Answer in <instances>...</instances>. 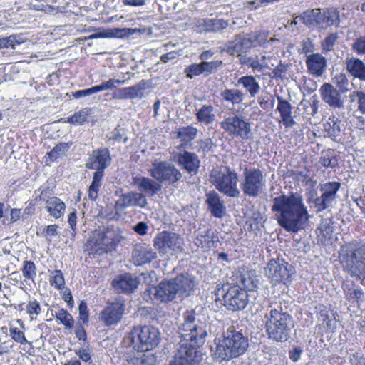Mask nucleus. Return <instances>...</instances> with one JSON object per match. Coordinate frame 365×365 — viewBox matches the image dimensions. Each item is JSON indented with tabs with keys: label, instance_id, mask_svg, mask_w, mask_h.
I'll list each match as a JSON object with an SVG mask.
<instances>
[{
	"label": "nucleus",
	"instance_id": "obj_1",
	"mask_svg": "<svg viewBox=\"0 0 365 365\" xmlns=\"http://www.w3.org/2000/svg\"><path fill=\"white\" fill-rule=\"evenodd\" d=\"M272 210L278 224L287 232H297L304 229L309 219L302 196L298 193L274 197Z\"/></svg>",
	"mask_w": 365,
	"mask_h": 365
},
{
	"label": "nucleus",
	"instance_id": "obj_2",
	"mask_svg": "<svg viewBox=\"0 0 365 365\" xmlns=\"http://www.w3.org/2000/svg\"><path fill=\"white\" fill-rule=\"evenodd\" d=\"M264 316L265 331L268 338L276 342H284L291 336L294 321L291 314L283 310L281 305H271Z\"/></svg>",
	"mask_w": 365,
	"mask_h": 365
},
{
	"label": "nucleus",
	"instance_id": "obj_3",
	"mask_svg": "<svg viewBox=\"0 0 365 365\" xmlns=\"http://www.w3.org/2000/svg\"><path fill=\"white\" fill-rule=\"evenodd\" d=\"M248 348V337L234 326H230L223 332L222 338L218 339L214 356L220 361H229L242 356Z\"/></svg>",
	"mask_w": 365,
	"mask_h": 365
},
{
	"label": "nucleus",
	"instance_id": "obj_4",
	"mask_svg": "<svg viewBox=\"0 0 365 365\" xmlns=\"http://www.w3.org/2000/svg\"><path fill=\"white\" fill-rule=\"evenodd\" d=\"M194 287V278L187 274H182L169 280L162 281L157 287L147 292L153 296V300L168 302L174 299L177 295H189Z\"/></svg>",
	"mask_w": 365,
	"mask_h": 365
},
{
	"label": "nucleus",
	"instance_id": "obj_5",
	"mask_svg": "<svg viewBox=\"0 0 365 365\" xmlns=\"http://www.w3.org/2000/svg\"><path fill=\"white\" fill-rule=\"evenodd\" d=\"M339 258L350 275L365 278V240H353L342 245Z\"/></svg>",
	"mask_w": 365,
	"mask_h": 365
},
{
	"label": "nucleus",
	"instance_id": "obj_6",
	"mask_svg": "<svg viewBox=\"0 0 365 365\" xmlns=\"http://www.w3.org/2000/svg\"><path fill=\"white\" fill-rule=\"evenodd\" d=\"M180 340L203 344L207 335L206 317L195 310H187L178 325Z\"/></svg>",
	"mask_w": 365,
	"mask_h": 365
},
{
	"label": "nucleus",
	"instance_id": "obj_7",
	"mask_svg": "<svg viewBox=\"0 0 365 365\" xmlns=\"http://www.w3.org/2000/svg\"><path fill=\"white\" fill-rule=\"evenodd\" d=\"M210 181L221 193L230 197H239L238 175L228 166L213 168L210 173Z\"/></svg>",
	"mask_w": 365,
	"mask_h": 365
},
{
	"label": "nucleus",
	"instance_id": "obj_8",
	"mask_svg": "<svg viewBox=\"0 0 365 365\" xmlns=\"http://www.w3.org/2000/svg\"><path fill=\"white\" fill-rule=\"evenodd\" d=\"M130 346L137 351L154 349L160 340L158 329L153 326L134 327L128 336Z\"/></svg>",
	"mask_w": 365,
	"mask_h": 365
},
{
	"label": "nucleus",
	"instance_id": "obj_9",
	"mask_svg": "<svg viewBox=\"0 0 365 365\" xmlns=\"http://www.w3.org/2000/svg\"><path fill=\"white\" fill-rule=\"evenodd\" d=\"M299 19L311 28L325 29L327 27L338 25L339 23V11L334 8L322 11L320 9H314L303 12Z\"/></svg>",
	"mask_w": 365,
	"mask_h": 365
},
{
	"label": "nucleus",
	"instance_id": "obj_10",
	"mask_svg": "<svg viewBox=\"0 0 365 365\" xmlns=\"http://www.w3.org/2000/svg\"><path fill=\"white\" fill-rule=\"evenodd\" d=\"M264 175L259 168H245L240 183V189L245 197H257L265 186Z\"/></svg>",
	"mask_w": 365,
	"mask_h": 365
},
{
	"label": "nucleus",
	"instance_id": "obj_11",
	"mask_svg": "<svg viewBox=\"0 0 365 365\" xmlns=\"http://www.w3.org/2000/svg\"><path fill=\"white\" fill-rule=\"evenodd\" d=\"M200 344L180 340L171 362L175 365H199L202 360V354L197 349Z\"/></svg>",
	"mask_w": 365,
	"mask_h": 365
},
{
	"label": "nucleus",
	"instance_id": "obj_12",
	"mask_svg": "<svg viewBox=\"0 0 365 365\" xmlns=\"http://www.w3.org/2000/svg\"><path fill=\"white\" fill-rule=\"evenodd\" d=\"M148 171L150 176L160 184H174L182 178L180 170L168 161L153 163Z\"/></svg>",
	"mask_w": 365,
	"mask_h": 365
},
{
	"label": "nucleus",
	"instance_id": "obj_13",
	"mask_svg": "<svg viewBox=\"0 0 365 365\" xmlns=\"http://www.w3.org/2000/svg\"><path fill=\"white\" fill-rule=\"evenodd\" d=\"M223 304L229 310L244 309L248 303V294L246 290L238 285L227 284L222 287Z\"/></svg>",
	"mask_w": 365,
	"mask_h": 365
},
{
	"label": "nucleus",
	"instance_id": "obj_14",
	"mask_svg": "<svg viewBox=\"0 0 365 365\" xmlns=\"http://www.w3.org/2000/svg\"><path fill=\"white\" fill-rule=\"evenodd\" d=\"M153 246L160 255H173L182 251V239L174 232L163 231L155 237Z\"/></svg>",
	"mask_w": 365,
	"mask_h": 365
},
{
	"label": "nucleus",
	"instance_id": "obj_15",
	"mask_svg": "<svg viewBox=\"0 0 365 365\" xmlns=\"http://www.w3.org/2000/svg\"><path fill=\"white\" fill-rule=\"evenodd\" d=\"M221 128L229 135L248 139L251 133L250 124L242 116L230 115L220 123Z\"/></svg>",
	"mask_w": 365,
	"mask_h": 365
},
{
	"label": "nucleus",
	"instance_id": "obj_16",
	"mask_svg": "<svg viewBox=\"0 0 365 365\" xmlns=\"http://www.w3.org/2000/svg\"><path fill=\"white\" fill-rule=\"evenodd\" d=\"M265 274L274 284H285L292 274V267L282 259H272L265 268Z\"/></svg>",
	"mask_w": 365,
	"mask_h": 365
},
{
	"label": "nucleus",
	"instance_id": "obj_17",
	"mask_svg": "<svg viewBox=\"0 0 365 365\" xmlns=\"http://www.w3.org/2000/svg\"><path fill=\"white\" fill-rule=\"evenodd\" d=\"M125 304L122 298H118L114 302L108 303L106 307L100 313L99 318L106 326L118 324L125 313Z\"/></svg>",
	"mask_w": 365,
	"mask_h": 365
},
{
	"label": "nucleus",
	"instance_id": "obj_18",
	"mask_svg": "<svg viewBox=\"0 0 365 365\" xmlns=\"http://www.w3.org/2000/svg\"><path fill=\"white\" fill-rule=\"evenodd\" d=\"M341 184L337 182H328L321 185L322 195L314 201V206L318 212L323 211L329 207L336 197Z\"/></svg>",
	"mask_w": 365,
	"mask_h": 365
},
{
	"label": "nucleus",
	"instance_id": "obj_19",
	"mask_svg": "<svg viewBox=\"0 0 365 365\" xmlns=\"http://www.w3.org/2000/svg\"><path fill=\"white\" fill-rule=\"evenodd\" d=\"M111 157L108 148H97L93 150L86 163V168L96 170L104 175L105 169L111 163Z\"/></svg>",
	"mask_w": 365,
	"mask_h": 365
},
{
	"label": "nucleus",
	"instance_id": "obj_20",
	"mask_svg": "<svg viewBox=\"0 0 365 365\" xmlns=\"http://www.w3.org/2000/svg\"><path fill=\"white\" fill-rule=\"evenodd\" d=\"M176 160L178 164L191 175L197 173L200 160L195 153L184 150L176 155Z\"/></svg>",
	"mask_w": 365,
	"mask_h": 365
},
{
	"label": "nucleus",
	"instance_id": "obj_21",
	"mask_svg": "<svg viewBox=\"0 0 365 365\" xmlns=\"http://www.w3.org/2000/svg\"><path fill=\"white\" fill-rule=\"evenodd\" d=\"M112 284L118 292L130 294L137 289L139 279L137 277L130 274H125L113 279Z\"/></svg>",
	"mask_w": 365,
	"mask_h": 365
},
{
	"label": "nucleus",
	"instance_id": "obj_22",
	"mask_svg": "<svg viewBox=\"0 0 365 365\" xmlns=\"http://www.w3.org/2000/svg\"><path fill=\"white\" fill-rule=\"evenodd\" d=\"M323 101L329 106L341 108H344V101L341 98V91L330 83H324L320 88Z\"/></svg>",
	"mask_w": 365,
	"mask_h": 365
},
{
	"label": "nucleus",
	"instance_id": "obj_23",
	"mask_svg": "<svg viewBox=\"0 0 365 365\" xmlns=\"http://www.w3.org/2000/svg\"><path fill=\"white\" fill-rule=\"evenodd\" d=\"M133 261L135 265L148 264L157 258V253L146 244H140L135 247L132 253Z\"/></svg>",
	"mask_w": 365,
	"mask_h": 365
},
{
	"label": "nucleus",
	"instance_id": "obj_24",
	"mask_svg": "<svg viewBox=\"0 0 365 365\" xmlns=\"http://www.w3.org/2000/svg\"><path fill=\"white\" fill-rule=\"evenodd\" d=\"M133 183L138 191L145 195V197H153L162 189L161 185L156 180L148 177H134Z\"/></svg>",
	"mask_w": 365,
	"mask_h": 365
},
{
	"label": "nucleus",
	"instance_id": "obj_25",
	"mask_svg": "<svg viewBox=\"0 0 365 365\" xmlns=\"http://www.w3.org/2000/svg\"><path fill=\"white\" fill-rule=\"evenodd\" d=\"M306 64L308 71L314 76H321L326 70L327 60L319 53H312L307 56Z\"/></svg>",
	"mask_w": 365,
	"mask_h": 365
},
{
	"label": "nucleus",
	"instance_id": "obj_26",
	"mask_svg": "<svg viewBox=\"0 0 365 365\" xmlns=\"http://www.w3.org/2000/svg\"><path fill=\"white\" fill-rule=\"evenodd\" d=\"M227 26V21L217 18L200 19L197 22V28L200 33L218 32Z\"/></svg>",
	"mask_w": 365,
	"mask_h": 365
},
{
	"label": "nucleus",
	"instance_id": "obj_27",
	"mask_svg": "<svg viewBox=\"0 0 365 365\" xmlns=\"http://www.w3.org/2000/svg\"><path fill=\"white\" fill-rule=\"evenodd\" d=\"M118 204L123 207H146L148 202L145 195L140 192H130L123 194L118 201Z\"/></svg>",
	"mask_w": 365,
	"mask_h": 365
},
{
	"label": "nucleus",
	"instance_id": "obj_28",
	"mask_svg": "<svg viewBox=\"0 0 365 365\" xmlns=\"http://www.w3.org/2000/svg\"><path fill=\"white\" fill-rule=\"evenodd\" d=\"M250 48V43L246 36L243 37L237 36L234 40L226 43L222 51L232 56L237 55L241 56L242 53L246 52Z\"/></svg>",
	"mask_w": 365,
	"mask_h": 365
},
{
	"label": "nucleus",
	"instance_id": "obj_29",
	"mask_svg": "<svg viewBox=\"0 0 365 365\" xmlns=\"http://www.w3.org/2000/svg\"><path fill=\"white\" fill-rule=\"evenodd\" d=\"M206 202L211 214L215 217L220 218L225 213V206L221 197L215 191H211L206 195Z\"/></svg>",
	"mask_w": 365,
	"mask_h": 365
},
{
	"label": "nucleus",
	"instance_id": "obj_30",
	"mask_svg": "<svg viewBox=\"0 0 365 365\" xmlns=\"http://www.w3.org/2000/svg\"><path fill=\"white\" fill-rule=\"evenodd\" d=\"M277 99L278 101L277 110L280 114L282 123L286 128L293 127L296 124V122L292 116V105L281 96H278Z\"/></svg>",
	"mask_w": 365,
	"mask_h": 365
},
{
	"label": "nucleus",
	"instance_id": "obj_31",
	"mask_svg": "<svg viewBox=\"0 0 365 365\" xmlns=\"http://www.w3.org/2000/svg\"><path fill=\"white\" fill-rule=\"evenodd\" d=\"M196 240L198 246L205 250L217 247L219 242L218 236L210 229L200 230Z\"/></svg>",
	"mask_w": 365,
	"mask_h": 365
},
{
	"label": "nucleus",
	"instance_id": "obj_32",
	"mask_svg": "<svg viewBox=\"0 0 365 365\" xmlns=\"http://www.w3.org/2000/svg\"><path fill=\"white\" fill-rule=\"evenodd\" d=\"M347 71L354 78L365 82V63L357 58H347L345 62Z\"/></svg>",
	"mask_w": 365,
	"mask_h": 365
},
{
	"label": "nucleus",
	"instance_id": "obj_33",
	"mask_svg": "<svg viewBox=\"0 0 365 365\" xmlns=\"http://www.w3.org/2000/svg\"><path fill=\"white\" fill-rule=\"evenodd\" d=\"M324 129L328 136L334 141H339L338 138L341 135L344 130V124L335 116L329 117L324 124Z\"/></svg>",
	"mask_w": 365,
	"mask_h": 365
},
{
	"label": "nucleus",
	"instance_id": "obj_34",
	"mask_svg": "<svg viewBox=\"0 0 365 365\" xmlns=\"http://www.w3.org/2000/svg\"><path fill=\"white\" fill-rule=\"evenodd\" d=\"M46 210L55 219L62 217L65 212V203L57 197H51L46 201Z\"/></svg>",
	"mask_w": 365,
	"mask_h": 365
},
{
	"label": "nucleus",
	"instance_id": "obj_35",
	"mask_svg": "<svg viewBox=\"0 0 365 365\" xmlns=\"http://www.w3.org/2000/svg\"><path fill=\"white\" fill-rule=\"evenodd\" d=\"M196 118L202 125H208L215 121L216 115L214 107L211 104H204L196 110Z\"/></svg>",
	"mask_w": 365,
	"mask_h": 365
},
{
	"label": "nucleus",
	"instance_id": "obj_36",
	"mask_svg": "<svg viewBox=\"0 0 365 365\" xmlns=\"http://www.w3.org/2000/svg\"><path fill=\"white\" fill-rule=\"evenodd\" d=\"M238 86L242 87L250 93L251 97H255L259 91L260 86L255 77L252 76H245L237 80Z\"/></svg>",
	"mask_w": 365,
	"mask_h": 365
},
{
	"label": "nucleus",
	"instance_id": "obj_37",
	"mask_svg": "<svg viewBox=\"0 0 365 365\" xmlns=\"http://www.w3.org/2000/svg\"><path fill=\"white\" fill-rule=\"evenodd\" d=\"M197 134V129L193 126H186L180 128L177 132V136L182 142L177 146L178 150L185 148L187 143L195 139Z\"/></svg>",
	"mask_w": 365,
	"mask_h": 365
},
{
	"label": "nucleus",
	"instance_id": "obj_38",
	"mask_svg": "<svg viewBox=\"0 0 365 365\" xmlns=\"http://www.w3.org/2000/svg\"><path fill=\"white\" fill-rule=\"evenodd\" d=\"M145 351H138V353L131 357L129 362L132 365H155L156 358L153 354L145 353Z\"/></svg>",
	"mask_w": 365,
	"mask_h": 365
},
{
	"label": "nucleus",
	"instance_id": "obj_39",
	"mask_svg": "<svg viewBox=\"0 0 365 365\" xmlns=\"http://www.w3.org/2000/svg\"><path fill=\"white\" fill-rule=\"evenodd\" d=\"M120 232V229L118 227H108L103 232V243L105 245H110L119 242L122 238Z\"/></svg>",
	"mask_w": 365,
	"mask_h": 365
},
{
	"label": "nucleus",
	"instance_id": "obj_40",
	"mask_svg": "<svg viewBox=\"0 0 365 365\" xmlns=\"http://www.w3.org/2000/svg\"><path fill=\"white\" fill-rule=\"evenodd\" d=\"M319 163L323 167L334 168L338 166V158L334 150H327L322 152Z\"/></svg>",
	"mask_w": 365,
	"mask_h": 365
},
{
	"label": "nucleus",
	"instance_id": "obj_41",
	"mask_svg": "<svg viewBox=\"0 0 365 365\" xmlns=\"http://www.w3.org/2000/svg\"><path fill=\"white\" fill-rule=\"evenodd\" d=\"M104 175L101 172H94L93 180L88 188V197L91 200L94 201L97 199L98 192L101 186V181Z\"/></svg>",
	"mask_w": 365,
	"mask_h": 365
},
{
	"label": "nucleus",
	"instance_id": "obj_42",
	"mask_svg": "<svg viewBox=\"0 0 365 365\" xmlns=\"http://www.w3.org/2000/svg\"><path fill=\"white\" fill-rule=\"evenodd\" d=\"M221 96L225 101L236 105L242 102L244 94L238 89H225L221 92Z\"/></svg>",
	"mask_w": 365,
	"mask_h": 365
},
{
	"label": "nucleus",
	"instance_id": "obj_43",
	"mask_svg": "<svg viewBox=\"0 0 365 365\" xmlns=\"http://www.w3.org/2000/svg\"><path fill=\"white\" fill-rule=\"evenodd\" d=\"M250 48L256 46H264L267 41L268 34L264 31H255L246 35Z\"/></svg>",
	"mask_w": 365,
	"mask_h": 365
},
{
	"label": "nucleus",
	"instance_id": "obj_44",
	"mask_svg": "<svg viewBox=\"0 0 365 365\" xmlns=\"http://www.w3.org/2000/svg\"><path fill=\"white\" fill-rule=\"evenodd\" d=\"M240 61L242 64L249 66L252 68L259 71H262L264 68H270L267 63H260L257 56L255 58L241 56Z\"/></svg>",
	"mask_w": 365,
	"mask_h": 365
},
{
	"label": "nucleus",
	"instance_id": "obj_45",
	"mask_svg": "<svg viewBox=\"0 0 365 365\" xmlns=\"http://www.w3.org/2000/svg\"><path fill=\"white\" fill-rule=\"evenodd\" d=\"M145 81L142 80L135 86L125 88L127 98L132 100L135 98H143L144 97L143 90L145 88Z\"/></svg>",
	"mask_w": 365,
	"mask_h": 365
},
{
	"label": "nucleus",
	"instance_id": "obj_46",
	"mask_svg": "<svg viewBox=\"0 0 365 365\" xmlns=\"http://www.w3.org/2000/svg\"><path fill=\"white\" fill-rule=\"evenodd\" d=\"M71 145V143H60L53 147L48 155L52 160H55L58 158L64 156Z\"/></svg>",
	"mask_w": 365,
	"mask_h": 365
},
{
	"label": "nucleus",
	"instance_id": "obj_47",
	"mask_svg": "<svg viewBox=\"0 0 365 365\" xmlns=\"http://www.w3.org/2000/svg\"><path fill=\"white\" fill-rule=\"evenodd\" d=\"M349 101L356 103L358 110L365 114V93L362 91H354L349 94Z\"/></svg>",
	"mask_w": 365,
	"mask_h": 365
},
{
	"label": "nucleus",
	"instance_id": "obj_48",
	"mask_svg": "<svg viewBox=\"0 0 365 365\" xmlns=\"http://www.w3.org/2000/svg\"><path fill=\"white\" fill-rule=\"evenodd\" d=\"M21 272L24 277L34 281L36 276V267L32 261H24Z\"/></svg>",
	"mask_w": 365,
	"mask_h": 365
},
{
	"label": "nucleus",
	"instance_id": "obj_49",
	"mask_svg": "<svg viewBox=\"0 0 365 365\" xmlns=\"http://www.w3.org/2000/svg\"><path fill=\"white\" fill-rule=\"evenodd\" d=\"M55 317L58 320L66 327V328H71L73 326V319L71 314H69L66 309H60L56 312Z\"/></svg>",
	"mask_w": 365,
	"mask_h": 365
},
{
	"label": "nucleus",
	"instance_id": "obj_50",
	"mask_svg": "<svg viewBox=\"0 0 365 365\" xmlns=\"http://www.w3.org/2000/svg\"><path fill=\"white\" fill-rule=\"evenodd\" d=\"M333 82L341 93H346L349 91V79L345 73H339L336 74L333 78Z\"/></svg>",
	"mask_w": 365,
	"mask_h": 365
},
{
	"label": "nucleus",
	"instance_id": "obj_51",
	"mask_svg": "<svg viewBox=\"0 0 365 365\" xmlns=\"http://www.w3.org/2000/svg\"><path fill=\"white\" fill-rule=\"evenodd\" d=\"M50 284L57 289H61L64 287V277L61 270L56 269L52 272V276L50 278Z\"/></svg>",
	"mask_w": 365,
	"mask_h": 365
},
{
	"label": "nucleus",
	"instance_id": "obj_52",
	"mask_svg": "<svg viewBox=\"0 0 365 365\" xmlns=\"http://www.w3.org/2000/svg\"><path fill=\"white\" fill-rule=\"evenodd\" d=\"M91 109L86 108L81 110L79 112L74 113L73 115L68 118V122L70 123L82 124L86 121L88 115L90 114Z\"/></svg>",
	"mask_w": 365,
	"mask_h": 365
},
{
	"label": "nucleus",
	"instance_id": "obj_53",
	"mask_svg": "<svg viewBox=\"0 0 365 365\" xmlns=\"http://www.w3.org/2000/svg\"><path fill=\"white\" fill-rule=\"evenodd\" d=\"M240 283L243 289L252 291L257 287V281L254 280L249 274L240 275Z\"/></svg>",
	"mask_w": 365,
	"mask_h": 365
},
{
	"label": "nucleus",
	"instance_id": "obj_54",
	"mask_svg": "<svg viewBox=\"0 0 365 365\" xmlns=\"http://www.w3.org/2000/svg\"><path fill=\"white\" fill-rule=\"evenodd\" d=\"M338 38L339 36L336 33L328 35L322 43L323 51L325 53L331 51L333 49Z\"/></svg>",
	"mask_w": 365,
	"mask_h": 365
},
{
	"label": "nucleus",
	"instance_id": "obj_55",
	"mask_svg": "<svg viewBox=\"0 0 365 365\" xmlns=\"http://www.w3.org/2000/svg\"><path fill=\"white\" fill-rule=\"evenodd\" d=\"M186 76L190 79L195 76L202 74V67L200 63H192L189 66L186 67L184 71Z\"/></svg>",
	"mask_w": 365,
	"mask_h": 365
},
{
	"label": "nucleus",
	"instance_id": "obj_56",
	"mask_svg": "<svg viewBox=\"0 0 365 365\" xmlns=\"http://www.w3.org/2000/svg\"><path fill=\"white\" fill-rule=\"evenodd\" d=\"M345 292L350 300H354L356 302H359L362 300L364 294L362 289L358 287L349 288L345 290Z\"/></svg>",
	"mask_w": 365,
	"mask_h": 365
},
{
	"label": "nucleus",
	"instance_id": "obj_57",
	"mask_svg": "<svg viewBox=\"0 0 365 365\" xmlns=\"http://www.w3.org/2000/svg\"><path fill=\"white\" fill-rule=\"evenodd\" d=\"M10 336L13 340L21 344H26L28 343L25 337L24 333L16 327H11L9 329Z\"/></svg>",
	"mask_w": 365,
	"mask_h": 365
},
{
	"label": "nucleus",
	"instance_id": "obj_58",
	"mask_svg": "<svg viewBox=\"0 0 365 365\" xmlns=\"http://www.w3.org/2000/svg\"><path fill=\"white\" fill-rule=\"evenodd\" d=\"M21 38L18 36L11 35L9 37L0 38V46L5 48H14L15 44L21 43Z\"/></svg>",
	"mask_w": 365,
	"mask_h": 365
},
{
	"label": "nucleus",
	"instance_id": "obj_59",
	"mask_svg": "<svg viewBox=\"0 0 365 365\" xmlns=\"http://www.w3.org/2000/svg\"><path fill=\"white\" fill-rule=\"evenodd\" d=\"M201 67H202V74L205 76H208L212 72H213L215 70L217 69V68L222 64L221 61H202L200 63Z\"/></svg>",
	"mask_w": 365,
	"mask_h": 365
},
{
	"label": "nucleus",
	"instance_id": "obj_60",
	"mask_svg": "<svg viewBox=\"0 0 365 365\" xmlns=\"http://www.w3.org/2000/svg\"><path fill=\"white\" fill-rule=\"evenodd\" d=\"M26 312L31 316L38 315L41 312L40 304L36 299H30L26 307Z\"/></svg>",
	"mask_w": 365,
	"mask_h": 365
},
{
	"label": "nucleus",
	"instance_id": "obj_61",
	"mask_svg": "<svg viewBox=\"0 0 365 365\" xmlns=\"http://www.w3.org/2000/svg\"><path fill=\"white\" fill-rule=\"evenodd\" d=\"M198 144V152L206 153L210 150L212 146V141L210 138H206L203 140H200L197 141Z\"/></svg>",
	"mask_w": 365,
	"mask_h": 365
},
{
	"label": "nucleus",
	"instance_id": "obj_62",
	"mask_svg": "<svg viewBox=\"0 0 365 365\" xmlns=\"http://www.w3.org/2000/svg\"><path fill=\"white\" fill-rule=\"evenodd\" d=\"M302 353L303 349L301 347L294 346L289 351V357L292 361L297 362L300 359Z\"/></svg>",
	"mask_w": 365,
	"mask_h": 365
},
{
	"label": "nucleus",
	"instance_id": "obj_63",
	"mask_svg": "<svg viewBox=\"0 0 365 365\" xmlns=\"http://www.w3.org/2000/svg\"><path fill=\"white\" fill-rule=\"evenodd\" d=\"M353 49L358 53H365V36L359 38L354 43Z\"/></svg>",
	"mask_w": 365,
	"mask_h": 365
},
{
	"label": "nucleus",
	"instance_id": "obj_64",
	"mask_svg": "<svg viewBox=\"0 0 365 365\" xmlns=\"http://www.w3.org/2000/svg\"><path fill=\"white\" fill-rule=\"evenodd\" d=\"M351 365H365V357L359 353H355L350 357Z\"/></svg>",
	"mask_w": 365,
	"mask_h": 365
}]
</instances>
